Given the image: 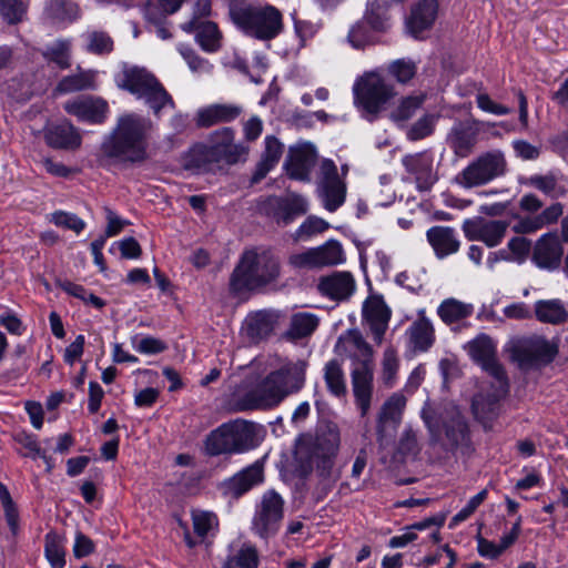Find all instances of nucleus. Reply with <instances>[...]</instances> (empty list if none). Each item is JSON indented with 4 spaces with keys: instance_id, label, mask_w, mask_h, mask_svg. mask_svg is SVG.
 I'll use <instances>...</instances> for the list:
<instances>
[{
    "instance_id": "obj_62",
    "label": "nucleus",
    "mask_w": 568,
    "mask_h": 568,
    "mask_svg": "<svg viewBox=\"0 0 568 568\" xmlns=\"http://www.w3.org/2000/svg\"><path fill=\"white\" fill-rule=\"evenodd\" d=\"M349 341L362 357L357 364L374 365V351L362 334L357 331L349 332Z\"/></svg>"
},
{
    "instance_id": "obj_32",
    "label": "nucleus",
    "mask_w": 568,
    "mask_h": 568,
    "mask_svg": "<svg viewBox=\"0 0 568 568\" xmlns=\"http://www.w3.org/2000/svg\"><path fill=\"white\" fill-rule=\"evenodd\" d=\"M274 217L278 224L288 225L297 216L307 212V202L298 195H291L283 199H274Z\"/></svg>"
},
{
    "instance_id": "obj_49",
    "label": "nucleus",
    "mask_w": 568,
    "mask_h": 568,
    "mask_svg": "<svg viewBox=\"0 0 568 568\" xmlns=\"http://www.w3.org/2000/svg\"><path fill=\"white\" fill-rule=\"evenodd\" d=\"M318 326V318L312 313H297L291 320L290 334L294 338L310 336Z\"/></svg>"
},
{
    "instance_id": "obj_12",
    "label": "nucleus",
    "mask_w": 568,
    "mask_h": 568,
    "mask_svg": "<svg viewBox=\"0 0 568 568\" xmlns=\"http://www.w3.org/2000/svg\"><path fill=\"white\" fill-rule=\"evenodd\" d=\"M490 390L474 396L471 409L475 418L487 427L499 414L500 400L508 394L507 376L491 377Z\"/></svg>"
},
{
    "instance_id": "obj_44",
    "label": "nucleus",
    "mask_w": 568,
    "mask_h": 568,
    "mask_svg": "<svg viewBox=\"0 0 568 568\" xmlns=\"http://www.w3.org/2000/svg\"><path fill=\"white\" fill-rule=\"evenodd\" d=\"M324 379L332 395L342 397L346 395L347 387L342 365L332 359L326 363L324 368Z\"/></svg>"
},
{
    "instance_id": "obj_4",
    "label": "nucleus",
    "mask_w": 568,
    "mask_h": 568,
    "mask_svg": "<svg viewBox=\"0 0 568 568\" xmlns=\"http://www.w3.org/2000/svg\"><path fill=\"white\" fill-rule=\"evenodd\" d=\"M280 275V258L271 250H246L231 274L230 290L234 294L256 291L276 282Z\"/></svg>"
},
{
    "instance_id": "obj_35",
    "label": "nucleus",
    "mask_w": 568,
    "mask_h": 568,
    "mask_svg": "<svg viewBox=\"0 0 568 568\" xmlns=\"http://www.w3.org/2000/svg\"><path fill=\"white\" fill-rule=\"evenodd\" d=\"M474 310L473 304L450 297L439 304L437 314L445 324L452 325L470 317Z\"/></svg>"
},
{
    "instance_id": "obj_48",
    "label": "nucleus",
    "mask_w": 568,
    "mask_h": 568,
    "mask_svg": "<svg viewBox=\"0 0 568 568\" xmlns=\"http://www.w3.org/2000/svg\"><path fill=\"white\" fill-rule=\"evenodd\" d=\"M70 51L71 43L69 40H57L44 48L42 55L49 63H54L60 69H67L71 64Z\"/></svg>"
},
{
    "instance_id": "obj_1",
    "label": "nucleus",
    "mask_w": 568,
    "mask_h": 568,
    "mask_svg": "<svg viewBox=\"0 0 568 568\" xmlns=\"http://www.w3.org/2000/svg\"><path fill=\"white\" fill-rule=\"evenodd\" d=\"M420 417L428 430L432 447L453 454L470 450L469 426L456 405L427 400L420 410Z\"/></svg>"
},
{
    "instance_id": "obj_24",
    "label": "nucleus",
    "mask_w": 568,
    "mask_h": 568,
    "mask_svg": "<svg viewBox=\"0 0 568 568\" xmlns=\"http://www.w3.org/2000/svg\"><path fill=\"white\" fill-rule=\"evenodd\" d=\"M263 480V464L257 460L225 480L224 493L233 498H239L262 484Z\"/></svg>"
},
{
    "instance_id": "obj_42",
    "label": "nucleus",
    "mask_w": 568,
    "mask_h": 568,
    "mask_svg": "<svg viewBox=\"0 0 568 568\" xmlns=\"http://www.w3.org/2000/svg\"><path fill=\"white\" fill-rule=\"evenodd\" d=\"M274 315L267 311L256 312L250 315L245 321L248 336L255 339H262L268 336L274 329Z\"/></svg>"
},
{
    "instance_id": "obj_30",
    "label": "nucleus",
    "mask_w": 568,
    "mask_h": 568,
    "mask_svg": "<svg viewBox=\"0 0 568 568\" xmlns=\"http://www.w3.org/2000/svg\"><path fill=\"white\" fill-rule=\"evenodd\" d=\"M215 164L209 145L204 143L194 144L181 158L182 168L194 174L210 172Z\"/></svg>"
},
{
    "instance_id": "obj_60",
    "label": "nucleus",
    "mask_w": 568,
    "mask_h": 568,
    "mask_svg": "<svg viewBox=\"0 0 568 568\" xmlns=\"http://www.w3.org/2000/svg\"><path fill=\"white\" fill-rule=\"evenodd\" d=\"M328 227L329 224L325 220L317 216H310L296 230V239H310L315 234L325 232Z\"/></svg>"
},
{
    "instance_id": "obj_46",
    "label": "nucleus",
    "mask_w": 568,
    "mask_h": 568,
    "mask_svg": "<svg viewBox=\"0 0 568 568\" xmlns=\"http://www.w3.org/2000/svg\"><path fill=\"white\" fill-rule=\"evenodd\" d=\"M381 381L387 388L395 386L399 371V358L397 351L393 346H387L382 357Z\"/></svg>"
},
{
    "instance_id": "obj_6",
    "label": "nucleus",
    "mask_w": 568,
    "mask_h": 568,
    "mask_svg": "<svg viewBox=\"0 0 568 568\" xmlns=\"http://www.w3.org/2000/svg\"><path fill=\"white\" fill-rule=\"evenodd\" d=\"M116 84L138 99L144 100L156 116L160 115L163 109L174 108L172 97L154 74L144 68L124 67L118 75Z\"/></svg>"
},
{
    "instance_id": "obj_18",
    "label": "nucleus",
    "mask_w": 568,
    "mask_h": 568,
    "mask_svg": "<svg viewBox=\"0 0 568 568\" xmlns=\"http://www.w3.org/2000/svg\"><path fill=\"white\" fill-rule=\"evenodd\" d=\"M508 222L503 220H467L463 224L465 236L470 241H480L488 247L499 245L506 236Z\"/></svg>"
},
{
    "instance_id": "obj_27",
    "label": "nucleus",
    "mask_w": 568,
    "mask_h": 568,
    "mask_svg": "<svg viewBox=\"0 0 568 568\" xmlns=\"http://www.w3.org/2000/svg\"><path fill=\"white\" fill-rule=\"evenodd\" d=\"M426 240L432 246L435 256L443 260L457 253L460 248V240L454 227L435 225L427 230Z\"/></svg>"
},
{
    "instance_id": "obj_7",
    "label": "nucleus",
    "mask_w": 568,
    "mask_h": 568,
    "mask_svg": "<svg viewBox=\"0 0 568 568\" xmlns=\"http://www.w3.org/2000/svg\"><path fill=\"white\" fill-rule=\"evenodd\" d=\"M257 445L256 427L253 423L234 420L212 430L205 439V452L210 456L241 454Z\"/></svg>"
},
{
    "instance_id": "obj_54",
    "label": "nucleus",
    "mask_w": 568,
    "mask_h": 568,
    "mask_svg": "<svg viewBox=\"0 0 568 568\" xmlns=\"http://www.w3.org/2000/svg\"><path fill=\"white\" fill-rule=\"evenodd\" d=\"M0 500L4 510L7 524L11 532L16 535L19 530V511L8 488L2 483H0Z\"/></svg>"
},
{
    "instance_id": "obj_59",
    "label": "nucleus",
    "mask_w": 568,
    "mask_h": 568,
    "mask_svg": "<svg viewBox=\"0 0 568 568\" xmlns=\"http://www.w3.org/2000/svg\"><path fill=\"white\" fill-rule=\"evenodd\" d=\"M0 13L10 24L20 22L26 13V6L21 0H0Z\"/></svg>"
},
{
    "instance_id": "obj_61",
    "label": "nucleus",
    "mask_w": 568,
    "mask_h": 568,
    "mask_svg": "<svg viewBox=\"0 0 568 568\" xmlns=\"http://www.w3.org/2000/svg\"><path fill=\"white\" fill-rule=\"evenodd\" d=\"M487 497V490L483 489L473 496L467 505L463 507L453 518L449 527L453 528L469 518Z\"/></svg>"
},
{
    "instance_id": "obj_47",
    "label": "nucleus",
    "mask_w": 568,
    "mask_h": 568,
    "mask_svg": "<svg viewBox=\"0 0 568 568\" xmlns=\"http://www.w3.org/2000/svg\"><path fill=\"white\" fill-rule=\"evenodd\" d=\"M44 555L52 568H63L65 565L64 538L53 531L47 534Z\"/></svg>"
},
{
    "instance_id": "obj_15",
    "label": "nucleus",
    "mask_w": 568,
    "mask_h": 568,
    "mask_svg": "<svg viewBox=\"0 0 568 568\" xmlns=\"http://www.w3.org/2000/svg\"><path fill=\"white\" fill-rule=\"evenodd\" d=\"M321 175L318 183L320 197L327 211L335 212L345 202L346 185L339 179L337 168L331 160L322 162Z\"/></svg>"
},
{
    "instance_id": "obj_26",
    "label": "nucleus",
    "mask_w": 568,
    "mask_h": 568,
    "mask_svg": "<svg viewBox=\"0 0 568 568\" xmlns=\"http://www.w3.org/2000/svg\"><path fill=\"white\" fill-rule=\"evenodd\" d=\"M355 287V280L348 272H334L322 277L317 284V290L323 296L336 302L348 300Z\"/></svg>"
},
{
    "instance_id": "obj_31",
    "label": "nucleus",
    "mask_w": 568,
    "mask_h": 568,
    "mask_svg": "<svg viewBox=\"0 0 568 568\" xmlns=\"http://www.w3.org/2000/svg\"><path fill=\"white\" fill-rule=\"evenodd\" d=\"M405 405L406 398L398 393L393 394L384 402L378 414L376 427L379 442H382L388 425L395 427L400 422Z\"/></svg>"
},
{
    "instance_id": "obj_13",
    "label": "nucleus",
    "mask_w": 568,
    "mask_h": 568,
    "mask_svg": "<svg viewBox=\"0 0 568 568\" xmlns=\"http://www.w3.org/2000/svg\"><path fill=\"white\" fill-rule=\"evenodd\" d=\"M235 131L224 126L210 134L209 148L216 162L234 165L246 161L250 148L241 142L235 143Z\"/></svg>"
},
{
    "instance_id": "obj_3",
    "label": "nucleus",
    "mask_w": 568,
    "mask_h": 568,
    "mask_svg": "<svg viewBox=\"0 0 568 568\" xmlns=\"http://www.w3.org/2000/svg\"><path fill=\"white\" fill-rule=\"evenodd\" d=\"M152 122L136 113L119 116L114 129L104 138L101 154L115 163H141L148 159V140Z\"/></svg>"
},
{
    "instance_id": "obj_25",
    "label": "nucleus",
    "mask_w": 568,
    "mask_h": 568,
    "mask_svg": "<svg viewBox=\"0 0 568 568\" xmlns=\"http://www.w3.org/2000/svg\"><path fill=\"white\" fill-rule=\"evenodd\" d=\"M406 171L414 176L417 189L428 191L437 181L433 171V159L427 153L407 154L402 159Z\"/></svg>"
},
{
    "instance_id": "obj_21",
    "label": "nucleus",
    "mask_w": 568,
    "mask_h": 568,
    "mask_svg": "<svg viewBox=\"0 0 568 568\" xmlns=\"http://www.w3.org/2000/svg\"><path fill=\"white\" fill-rule=\"evenodd\" d=\"M355 404L364 417L371 409L374 365L356 364L351 373Z\"/></svg>"
},
{
    "instance_id": "obj_45",
    "label": "nucleus",
    "mask_w": 568,
    "mask_h": 568,
    "mask_svg": "<svg viewBox=\"0 0 568 568\" xmlns=\"http://www.w3.org/2000/svg\"><path fill=\"white\" fill-rule=\"evenodd\" d=\"M318 267L333 266L344 262V252L339 242L329 240L325 244L314 247Z\"/></svg>"
},
{
    "instance_id": "obj_64",
    "label": "nucleus",
    "mask_w": 568,
    "mask_h": 568,
    "mask_svg": "<svg viewBox=\"0 0 568 568\" xmlns=\"http://www.w3.org/2000/svg\"><path fill=\"white\" fill-rule=\"evenodd\" d=\"M436 116L426 114L422 116L408 131L410 140H420L428 136L435 126Z\"/></svg>"
},
{
    "instance_id": "obj_33",
    "label": "nucleus",
    "mask_w": 568,
    "mask_h": 568,
    "mask_svg": "<svg viewBox=\"0 0 568 568\" xmlns=\"http://www.w3.org/2000/svg\"><path fill=\"white\" fill-rule=\"evenodd\" d=\"M534 313L541 323L559 325L568 320V311L559 298L539 300L535 303Z\"/></svg>"
},
{
    "instance_id": "obj_38",
    "label": "nucleus",
    "mask_w": 568,
    "mask_h": 568,
    "mask_svg": "<svg viewBox=\"0 0 568 568\" xmlns=\"http://www.w3.org/2000/svg\"><path fill=\"white\" fill-rule=\"evenodd\" d=\"M407 334L414 348L420 352L427 351L435 341L434 327L424 316L409 326Z\"/></svg>"
},
{
    "instance_id": "obj_16",
    "label": "nucleus",
    "mask_w": 568,
    "mask_h": 568,
    "mask_svg": "<svg viewBox=\"0 0 568 568\" xmlns=\"http://www.w3.org/2000/svg\"><path fill=\"white\" fill-rule=\"evenodd\" d=\"M63 110L79 122L102 124L108 119V102L94 95H79L64 102Z\"/></svg>"
},
{
    "instance_id": "obj_23",
    "label": "nucleus",
    "mask_w": 568,
    "mask_h": 568,
    "mask_svg": "<svg viewBox=\"0 0 568 568\" xmlns=\"http://www.w3.org/2000/svg\"><path fill=\"white\" fill-rule=\"evenodd\" d=\"M478 132L474 123L457 122L448 132L446 143L457 158H467L478 141Z\"/></svg>"
},
{
    "instance_id": "obj_50",
    "label": "nucleus",
    "mask_w": 568,
    "mask_h": 568,
    "mask_svg": "<svg viewBox=\"0 0 568 568\" xmlns=\"http://www.w3.org/2000/svg\"><path fill=\"white\" fill-rule=\"evenodd\" d=\"M85 50L93 54H109L113 51V40L105 31L93 30L84 34Z\"/></svg>"
},
{
    "instance_id": "obj_43",
    "label": "nucleus",
    "mask_w": 568,
    "mask_h": 568,
    "mask_svg": "<svg viewBox=\"0 0 568 568\" xmlns=\"http://www.w3.org/2000/svg\"><path fill=\"white\" fill-rule=\"evenodd\" d=\"M94 73L92 71H80L75 74L67 75L60 80L55 91L59 93H72L78 91L94 89Z\"/></svg>"
},
{
    "instance_id": "obj_53",
    "label": "nucleus",
    "mask_w": 568,
    "mask_h": 568,
    "mask_svg": "<svg viewBox=\"0 0 568 568\" xmlns=\"http://www.w3.org/2000/svg\"><path fill=\"white\" fill-rule=\"evenodd\" d=\"M339 443V433L334 428H329L327 432L317 436L314 453L336 457Z\"/></svg>"
},
{
    "instance_id": "obj_2",
    "label": "nucleus",
    "mask_w": 568,
    "mask_h": 568,
    "mask_svg": "<svg viewBox=\"0 0 568 568\" xmlns=\"http://www.w3.org/2000/svg\"><path fill=\"white\" fill-rule=\"evenodd\" d=\"M306 368L307 363L303 359L284 363L239 399V409H270L276 407L287 396L300 392L304 387Z\"/></svg>"
},
{
    "instance_id": "obj_41",
    "label": "nucleus",
    "mask_w": 568,
    "mask_h": 568,
    "mask_svg": "<svg viewBox=\"0 0 568 568\" xmlns=\"http://www.w3.org/2000/svg\"><path fill=\"white\" fill-rule=\"evenodd\" d=\"M258 565L260 556L256 547L245 542L234 554L226 557L223 568H257Z\"/></svg>"
},
{
    "instance_id": "obj_34",
    "label": "nucleus",
    "mask_w": 568,
    "mask_h": 568,
    "mask_svg": "<svg viewBox=\"0 0 568 568\" xmlns=\"http://www.w3.org/2000/svg\"><path fill=\"white\" fill-rule=\"evenodd\" d=\"M529 186H532L550 199H558L564 196L568 192V186L562 176H559L552 172L541 175L535 174L527 179L526 182Z\"/></svg>"
},
{
    "instance_id": "obj_20",
    "label": "nucleus",
    "mask_w": 568,
    "mask_h": 568,
    "mask_svg": "<svg viewBox=\"0 0 568 568\" xmlns=\"http://www.w3.org/2000/svg\"><path fill=\"white\" fill-rule=\"evenodd\" d=\"M564 248L556 232L542 234L535 243L531 261L544 270H556L561 262Z\"/></svg>"
},
{
    "instance_id": "obj_51",
    "label": "nucleus",
    "mask_w": 568,
    "mask_h": 568,
    "mask_svg": "<svg viewBox=\"0 0 568 568\" xmlns=\"http://www.w3.org/2000/svg\"><path fill=\"white\" fill-rule=\"evenodd\" d=\"M45 12L53 20H73L78 16V6L71 0H48Z\"/></svg>"
},
{
    "instance_id": "obj_55",
    "label": "nucleus",
    "mask_w": 568,
    "mask_h": 568,
    "mask_svg": "<svg viewBox=\"0 0 568 568\" xmlns=\"http://www.w3.org/2000/svg\"><path fill=\"white\" fill-rule=\"evenodd\" d=\"M373 30L364 18L356 22L349 30L347 39L351 45L355 49H363L365 45L369 44L373 41V34L371 32Z\"/></svg>"
},
{
    "instance_id": "obj_8",
    "label": "nucleus",
    "mask_w": 568,
    "mask_h": 568,
    "mask_svg": "<svg viewBox=\"0 0 568 568\" xmlns=\"http://www.w3.org/2000/svg\"><path fill=\"white\" fill-rule=\"evenodd\" d=\"M355 103L373 120L396 95L393 84L377 72L362 77L354 85Z\"/></svg>"
},
{
    "instance_id": "obj_52",
    "label": "nucleus",
    "mask_w": 568,
    "mask_h": 568,
    "mask_svg": "<svg viewBox=\"0 0 568 568\" xmlns=\"http://www.w3.org/2000/svg\"><path fill=\"white\" fill-rule=\"evenodd\" d=\"M425 101L424 94L409 95L400 100L392 111V119L396 122L407 121L422 108Z\"/></svg>"
},
{
    "instance_id": "obj_22",
    "label": "nucleus",
    "mask_w": 568,
    "mask_h": 568,
    "mask_svg": "<svg viewBox=\"0 0 568 568\" xmlns=\"http://www.w3.org/2000/svg\"><path fill=\"white\" fill-rule=\"evenodd\" d=\"M392 312L381 296L368 297L363 305V318L369 326L376 344H382Z\"/></svg>"
},
{
    "instance_id": "obj_17",
    "label": "nucleus",
    "mask_w": 568,
    "mask_h": 568,
    "mask_svg": "<svg viewBox=\"0 0 568 568\" xmlns=\"http://www.w3.org/2000/svg\"><path fill=\"white\" fill-rule=\"evenodd\" d=\"M470 358L490 377L507 376L503 365L497 359V345L486 334H479L465 346Z\"/></svg>"
},
{
    "instance_id": "obj_39",
    "label": "nucleus",
    "mask_w": 568,
    "mask_h": 568,
    "mask_svg": "<svg viewBox=\"0 0 568 568\" xmlns=\"http://www.w3.org/2000/svg\"><path fill=\"white\" fill-rule=\"evenodd\" d=\"M192 33H195V40L205 52H216L222 45V33L216 23L205 21L194 26Z\"/></svg>"
},
{
    "instance_id": "obj_40",
    "label": "nucleus",
    "mask_w": 568,
    "mask_h": 568,
    "mask_svg": "<svg viewBox=\"0 0 568 568\" xmlns=\"http://www.w3.org/2000/svg\"><path fill=\"white\" fill-rule=\"evenodd\" d=\"M191 518L194 532L201 540L215 536L219 530V518L213 511L192 509Z\"/></svg>"
},
{
    "instance_id": "obj_5",
    "label": "nucleus",
    "mask_w": 568,
    "mask_h": 568,
    "mask_svg": "<svg viewBox=\"0 0 568 568\" xmlns=\"http://www.w3.org/2000/svg\"><path fill=\"white\" fill-rule=\"evenodd\" d=\"M233 23L246 36L270 41L284 30L283 13L272 4H245L230 11Z\"/></svg>"
},
{
    "instance_id": "obj_19",
    "label": "nucleus",
    "mask_w": 568,
    "mask_h": 568,
    "mask_svg": "<svg viewBox=\"0 0 568 568\" xmlns=\"http://www.w3.org/2000/svg\"><path fill=\"white\" fill-rule=\"evenodd\" d=\"M316 159L315 146L311 143L304 142L291 146L284 164L287 175L294 180L308 181Z\"/></svg>"
},
{
    "instance_id": "obj_9",
    "label": "nucleus",
    "mask_w": 568,
    "mask_h": 568,
    "mask_svg": "<svg viewBox=\"0 0 568 568\" xmlns=\"http://www.w3.org/2000/svg\"><path fill=\"white\" fill-rule=\"evenodd\" d=\"M507 162L499 150L485 152L473 160L455 178L456 183L465 189L485 185L505 174Z\"/></svg>"
},
{
    "instance_id": "obj_11",
    "label": "nucleus",
    "mask_w": 568,
    "mask_h": 568,
    "mask_svg": "<svg viewBox=\"0 0 568 568\" xmlns=\"http://www.w3.org/2000/svg\"><path fill=\"white\" fill-rule=\"evenodd\" d=\"M284 499L274 489L266 490L255 506L252 531L262 539L274 537L284 518Z\"/></svg>"
},
{
    "instance_id": "obj_57",
    "label": "nucleus",
    "mask_w": 568,
    "mask_h": 568,
    "mask_svg": "<svg viewBox=\"0 0 568 568\" xmlns=\"http://www.w3.org/2000/svg\"><path fill=\"white\" fill-rule=\"evenodd\" d=\"M49 221L54 225L80 233L85 229V222L74 213L55 211L50 214Z\"/></svg>"
},
{
    "instance_id": "obj_29",
    "label": "nucleus",
    "mask_w": 568,
    "mask_h": 568,
    "mask_svg": "<svg viewBox=\"0 0 568 568\" xmlns=\"http://www.w3.org/2000/svg\"><path fill=\"white\" fill-rule=\"evenodd\" d=\"M242 112L243 108L239 104L214 103L197 110L195 123L199 128L229 123L237 119Z\"/></svg>"
},
{
    "instance_id": "obj_36",
    "label": "nucleus",
    "mask_w": 568,
    "mask_h": 568,
    "mask_svg": "<svg viewBox=\"0 0 568 568\" xmlns=\"http://www.w3.org/2000/svg\"><path fill=\"white\" fill-rule=\"evenodd\" d=\"M507 247L513 254L511 257H508L504 250L489 253L486 264L490 270L501 260H511L518 263L526 261L531 251V242L526 237H513L508 242Z\"/></svg>"
},
{
    "instance_id": "obj_58",
    "label": "nucleus",
    "mask_w": 568,
    "mask_h": 568,
    "mask_svg": "<svg viewBox=\"0 0 568 568\" xmlns=\"http://www.w3.org/2000/svg\"><path fill=\"white\" fill-rule=\"evenodd\" d=\"M389 73L400 83L412 80L417 71L415 62L406 59H398L388 67Z\"/></svg>"
},
{
    "instance_id": "obj_56",
    "label": "nucleus",
    "mask_w": 568,
    "mask_h": 568,
    "mask_svg": "<svg viewBox=\"0 0 568 568\" xmlns=\"http://www.w3.org/2000/svg\"><path fill=\"white\" fill-rule=\"evenodd\" d=\"M212 13L211 0H195L192 8V17L189 21L181 24V29L186 33H192L194 26L207 21Z\"/></svg>"
},
{
    "instance_id": "obj_14",
    "label": "nucleus",
    "mask_w": 568,
    "mask_h": 568,
    "mask_svg": "<svg viewBox=\"0 0 568 568\" xmlns=\"http://www.w3.org/2000/svg\"><path fill=\"white\" fill-rule=\"evenodd\" d=\"M438 0H417L414 2L404 20L405 31L416 40H423L433 29L438 18Z\"/></svg>"
},
{
    "instance_id": "obj_10",
    "label": "nucleus",
    "mask_w": 568,
    "mask_h": 568,
    "mask_svg": "<svg viewBox=\"0 0 568 568\" xmlns=\"http://www.w3.org/2000/svg\"><path fill=\"white\" fill-rule=\"evenodd\" d=\"M513 362L521 369H529L550 363L556 354V346L541 336L518 337L508 345Z\"/></svg>"
},
{
    "instance_id": "obj_63",
    "label": "nucleus",
    "mask_w": 568,
    "mask_h": 568,
    "mask_svg": "<svg viewBox=\"0 0 568 568\" xmlns=\"http://www.w3.org/2000/svg\"><path fill=\"white\" fill-rule=\"evenodd\" d=\"M264 145L265 148L261 160L275 166L283 154L284 145L274 135H267L264 139Z\"/></svg>"
},
{
    "instance_id": "obj_28",
    "label": "nucleus",
    "mask_w": 568,
    "mask_h": 568,
    "mask_svg": "<svg viewBox=\"0 0 568 568\" xmlns=\"http://www.w3.org/2000/svg\"><path fill=\"white\" fill-rule=\"evenodd\" d=\"M44 138L48 145L53 149L77 150L82 143V136L78 128L68 120L49 125Z\"/></svg>"
},
{
    "instance_id": "obj_37",
    "label": "nucleus",
    "mask_w": 568,
    "mask_h": 568,
    "mask_svg": "<svg viewBox=\"0 0 568 568\" xmlns=\"http://www.w3.org/2000/svg\"><path fill=\"white\" fill-rule=\"evenodd\" d=\"M390 0H369L365 19L374 31L384 32L390 26Z\"/></svg>"
}]
</instances>
